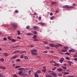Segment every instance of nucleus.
<instances>
[{
  "label": "nucleus",
  "mask_w": 77,
  "mask_h": 77,
  "mask_svg": "<svg viewBox=\"0 0 77 77\" xmlns=\"http://www.w3.org/2000/svg\"><path fill=\"white\" fill-rule=\"evenodd\" d=\"M15 13H18V11L17 10H16L15 11Z\"/></svg>",
  "instance_id": "nucleus-51"
},
{
  "label": "nucleus",
  "mask_w": 77,
  "mask_h": 77,
  "mask_svg": "<svg viewBox=\"0 0 77 77\" xmlns=\"http://www.w3.org/2000/svg\"><path fill=\"white\" fill-rule=\"evenodd\" d=\"M63 72V74L64 75H66V72Z\"/></svg>",
  "instance_id": "nucleus-49"
},
{
  "label": "nucleus",
  "mask_w": 77,
  "mask_h": 77,
  "mask_svg": "<svg viewBox=\"0 0 77 77\" xmlns=\"http://www.w3.org/2000/svg\"><path fill=\"white\" fill-rule=\"evenodd\" d=\"M57 70L59 72H61V71H62V69L61 68L58 69H57Z\"/></svg>",
  "instance_id": "nucleus-14"
},
{
  "label": "nucleus",
  "mask_w": 77,
  "mask_h": 77,
  "mask_svg": "<svg viewBox=\"0 0 77 77\" xmlns=\"http://www.w3.org/2000/svg\"><path fill=\"white\" fill-rule=\"evenodd\" d=\"M37 57V58H38V59H41V57H39L38 56Z\"/></svg>",
  "instance_id": "nucleus-60"
},
{
  "label": "nucleus",
  "mask_w": 77,
  "mask_h": 77,
  "mask_svg": "<svg viewBox=\"0 0 77 77\" xmlns=\"http://www.w3.org/2000/svg\"><path fill=\"white\" fill-rule=\"evenodd\" d=\"M38 24H41L42 26H44L46 24L42 22L38 23Z\"/></svg>",
  "instance_id": "nucleus-6"
},
{
  "label": "nucleus",
  "mask_w": 77,
  "mask_h": 77,
  "mask_svg": "<svg viewBox=\"0 0 77 77\" xmlns=\"http://www.w3.org/2000/svg\"><path fill=\"white\" fill-rule=\"evenodd\" d=\"M0 69H6V67H5L1 66H0Z\"/></svg>",
  "instance_id": "nucleus-8"
},
{
  "label": "nucleus",
  "mask_w": 77,
  "mask_h": 77,
  "mask_svg": "<svg viewBox=\"0 0 77 77\" xmlns=\"http://www.w3.org/2000/svg\"><path fill=\"white\" fill-rule=\"evenodd\" d=\"M52 75L54 77H57V75H56V73H55L53 74Z\"/></svg>",
  "instance_id": "nucleus-15"
},
{
  "label": "nucleus",
  "mask_w": 77,
  "mask_h": 77,
  "mask_svg": "<svg viewBox=\"0 0 77 77\" xmlns=\"http://www.w3.org/2000/svg\"><path fill=\"white\" fill-rule=\"evenodd\" d=\"M55 3H56V2H52L51 3V5H54V4H55Z\"/></svg>",
  "instance_id": "nucleus-41"
},
{
  "label": "nucleus",
  "mask_w": 77,
  "mask_h": 77,
  "mask_svg": "<svg viewBox=\"0 0 77 77\" xmlns=\"http://www.w3.org/2000/svg\"><path fill=\"white\" fill-rule=\"evenodd\" d=\"M17 39H20V37H17Z\"/></svg>",
  "instance_id": "nucleus-61"
},
{
  "label": "nucleus",
  "mask_w": 77,
  "mask_h": 77,
  "mask_svg": "<svg viewBox=\"0 0 77 77\" xmlns=\"http://www.w3.org/2000/svg\"><path fill=\"white\" fill-rule=\"evenodd\" d=\"M64 60V59L63 58H60V59L59 62L61 63H62L63 62V61Z\"/></svg>",
  "instance_id": "nucleus-5"
},
{
  "label": "nucleus",
  "mask_w": 77,
  "mask_h": 77,
  "mask_svg": "<svg viewBox=\"0 0 77 77\" xmlns=\"http://www.w3.org/2000/svg\"><path fill=\"white\" fill-rule=\"evenodd\" d=\"M51 73L50 74H52V75L53 74H54V73H54V72H53V71H51Z\"/></svg>",
  "instance_id": "nucleus-54"
},
{
  "label": "nucleus",
  "mask_w": 77,
  "mask_h": 77,
  "mask_svg": "<svg viewBox=\"0 0 77 77\" xmlns=\"http://www.w3.org/2000/svg\"><path fill=\"white\" fill-rule=\"evenodd\" d=\"M33 33H34V35H36L37 34V32L35 31H33Z\"/></svg>",
  "instance_id": "nucleus-35"
},
{
  "label": "nucleus",
  "mask_w": 77,
  "mask_h": 77,
  "mask_svg": "<svg viewBox=\"0 0 77 77\" xmlns=\"http://www.w3.org/2000/svg\"><path fill=\"white\" fill-rule=\"evenodd\" d=\"M35 77H39V76L38 75H35Z\"/></svg>",
  "instance_id": "nucleus-47"
},
{
  "label": "nucleus",
  "mask_w": 77,
  "mask_h": 77,
  "mask_svg": "<svg viewBox=\"0 0 77 77\" xmlns=\"http://www.w3.org/2000/svg\"><path fill=\"white\" fill-rule=\"evenodd\" d=\"M22 72H23V71L21 70L18 72V73L19 74V75H21V74H22Z\"/></svg>",
  "instance_id": "nucleus-17"
},
{
  "label": "nucleus",
  "mask_w": 77,
  "mask_h": 77,
  "mask_svg": "<svg viewBox=\"0 0 77 77\" xmlns=\"http://www.w3.org/2000/svg\"><path fill=\"white\" fill-rule=\"evenodd\" d=\"M18 57V55H15V56H14V57H12V58H11V59H16L17 57Z\"/></svg>",
  "instance_id": "nucleus-7"
},
{
  "label": "nucleus",
  "mask_w": 77,
  "mask_h": 77,
  "mask_svg": "<svg viewBox=\"0 0 77 77\" xmlns=\"http://www.w3.org/2000/svg\"><path fill=\"white\" fill-rule=\"evenodd\" d=\"M43 53H48V51H44Z\"/></svg>",
  "instance_id": "nucleus-32"
},
{
  "label": "nucleus",
  "mask_w": 77,
  "mask_h": 77,
  "mask_svg": "<svg viewBox=\"0 0 77 77\" xmlns=\"http://www.w3.org/2000/svg\"><path fill=\"white\" fill-rule=\"evenodd\" d=\"M65 59H66L67 60H70V58L69 57H67L65 58Z\"/></svg>",
  "instance_id": "nucleus-19"
},
{
  "label": "nucleus",
  "mask_w": 77,
  "mask_h": 77,
  "mask_svg": "<svg viewBox=\"0 0 77 77\" xmlns=\"http://www.w3.org/2000/svg\"><path fill=\"white\" fill-rule=\"evenodd\" d=\"M17 32H18V34L19 35H20V32L19 31H17Z\"/></svg>",
  "instance_id": "nucleus-40"
},
{
  "label": "nucleus",
  "mask_w": 77,
  "mask_h": 77,
  "mask_svg": "<svg viewBox=\"0 0 77 77\" xmlns=\"http://www.w3.org/2000/svg\"><path fill=\"white\" fill-rule=\"evenodd\" d=\"M74 7L70 6L69 7L68 5H64L63 7V8H66V9H69V8H74Z\"/></svg>",
  "instance_id": "nucleus-1"
},
{
  "label": "nucleus",
  "mask_w": 77,
  "mask_h": 77,
  "mask_svg": "<svg viewBox=\"0 0 77 77\" xmlns=\"http://www.w3.org/2000/svg\"><path fill=\"white\" fill-rule=\"evenodd\" d=\"M48 72H49V73H51V70L48 71Z\"/></svg>",
  "instance_id": "nucleus-62"
},
{
  "label": "nucleus",
  "mask_w": 77,
  "mask_h": 77,
  "mask_svg": "<svg viewBox=\"0 0 77 77\" xmlns=\"http://www.w3.org/2000/svg\"><path fill=\"white\" fill-rule=\"evenodd\" d=\"M68 62H69V63H72V64L74 63L73 62L70 61H68Z\"/></svg>",
  "instance_id": "nucleus-53"
},
{
  "label": "nucleus",
  "mask_w": 77,
  "mask_h": 77,
  "mask_svg": "<svg viewBox=\"0 0 77 77\" xmlns=\"http://www.w3.org/2000/svg\"><path fill=\"white\" fill-rule=\"evenodd\" d=\"M73 57H77V55H74L73 56Z\"/></svg>",
  "instance_id": "nucleus-50"
},
{
  "label": "nucleus",
  "mask_w": 77,
  "mask_h": 77,
  "mask_svg": "<svg viewBox=\"0 0 77 77\" xmlns=\"http://www.w3.org/2000/svg\"><path fill=\"white\" fill-rule=\"evenodd\" d=\"M31 54L32 56H35V55H38V54L37 53H31Z\"/></svg>",
  "instance_id": "nucleus-10"
},
{
  "label": "nucleus",
  "mask_w": 77,
  "mask_h": 77,
  "mask_svg": "<svg viewBox=\"0 0 77 77\" xmlns=\"http://www.w3.org/2000/svg\"><path fill=\"white\" fill-rule=\"evenodd\" d=\"M15 53H20V51H14Z\"/></svg>",
  "instance_id": "nucleus-21"
},
{
  "label": "nucleus",
  "mask_w": 77,
  "mask_h": 77,
  "mask_svg": "<svg viewBox=\"0 0 77 77\" xmlns=\"http://www.w3.org/2000/svg\"><path fill=\"white\" fill-rule=\"evenodd\" d=\"M11 41L12 42H16V41H17V40L14 39H11Z\"/></svg>",
  "instance_id": "nucleus-16"
},
{
  "label": "nucleus",
  "mask_w": 77,
  "mask_h": 77,
  "mask_svg": "<svg viewBox=\"0 0 77 77\" xmlns=\"http://www.w3.org/2000/svg\"><path fill=\"white\" fill-rule=\"evenodd\" d=\"M23 56H24V55L22 54V55H21V56H20V58H21V59H23Z\"/></svg>",
  "instance_id": "nucleus-31"
},
{
  "label": "nucleus",
  "mask_w": 77,
  "mask_h": 77,
  "mask_svg": "<svg viewBox=\"0 0 77 77\" xmlns=\"http://www.w3.org/2000/svg\"><path fill=\"white\" fill-rule=\"evenodd\" d=\"M3 39L4 40V41H6V40H7V38H4Z\"/></svg>",
  "instance_id": "nucleus-52"
},
{
  "label": "nucleus",
  "mask_w": 77,
  "mask_h": 77,
  "mask_svg": "<svg viewBox=\"0 0 77 77\" xmlns=\"http://www.w3.org/2000/svg\"><path fill=\"white\" fill-rule=\"evenodd\" d=\"M4 55L5 56H8V54L6 53H5Z\"/></svg>",
  "instance_id": "nucleus-43"
},
{
  "label": "nucleus",
  "mask_w": 77,
  "mask_h": 77,
  "mask_svg": "<svg viewBox=\"0 0 77 77\" xmlns=\"http://www.w3.org/2000/svg\"><path fill=\"white\" fill-rule=\"evenodd\" d=\"M20 59H17L16 60V62H20Z\"/></svg>",
  "instance_id": "nucleus-44"
},
{
  "label": "nucleus",
  "mask_w": 77,
  "mask_h": 77,
  "mask_svg": "<svg viewBox=\"0 0 77 77\" xmlns=\"http://www.w3.org/2000/svg\"><path fill=\"white\" fill-rule=\"evenodd\" d=\"M20 66H17L15 67V68H20Z\"/></svg>",
  "instance_id": "nucleus-23"
},
{
  "label": "nucleus",
  "mask_w": 77,
  "mask_h": 77,
  "mask_svg": "<svg viewBox=\"0 0 77 77\" xmlns=\"http://www.w3.org/2000/svg\"><path fill=\"white\" fill-rule=\"evenodd\" d=\"M58 75L59 77H62V74L60 73H59L58 74Z\"/></svg>",
  "instance_id": "nucleus-11"
},
{
  "label": "nucleus",
  "mask_w": 77,
  "mask_h": 77,
  "mask_svg": "<svg viewBox=\"0 0 77 77\" xmlns=\"http://www.w3.org/2000/svg\"><path fill=\"white\" fill-rule=\"evenodd\" d=\"M58 46H59L60 47H62V45L60 44H58Z\"/></svg>",
  "instance_id": "nucleus-59"
},
{
  "label": "nucleus",
  "mask_w": 77,
  "mask_h": 77,
  "mask_svg": "<svg viewBox=\"0 0 77 77\" xmlns=\"http://www.w3.org/2000/svg\"><path fill=\"white\" fill-rule=\"evenodd\" d=\"M69 53H71V52H72V49L69 50Z\"/></svg>",
  "instance_id": "nucleus-34"
},
{
  "label": "nucleus",
  "mask_w": 77,
  "mask_h": 77,
  "mask_svg": "<svg viewBox=\"0 0 77 77\" xmlns=\"http://www.w3.org/2000/svg\"><path fill=\"white\" fill-rule=\"evenodd\" d=\"M33 41H39V40H38V39L36 38L34 39Z\"/></svg>",
  "instance_id": "nucleus-33"
},
{
  "label": "nucleus",
  "mask_w": 77,
  "mask_h": 77,
  "mask_svg": "<svg viewBox=\"0 0 77 77\" xmlns=\"http://www.w3.org/2000/svg\"><path fill=\"white\" fill-rule=\"evenodd\" d=\"M50 46L51 47H57V45H54L51 43L49 44Z\"/></svg>",
  "instance_id": "nucleus-3"
},
{
  "label": "nucleus",
  "mask_w": 77,
  "mask_h": 77,
  "mask_svg": "<svg viewBox=\"0 0 77 77\" xmlns=\"http://www.w3.org/2000/svg\"><path fill=\"white\" fill-rule=\"evenodd\" d=\"M55 16H52L50 18V19L51 20H53L54 19V18Z\"/></svg>",
  "instance_id": "nucleus-24"
},
{
  "label": "nucleus",
  "mask_w": 77,
  "mask_h": 77,
  "mask_svg": "<svg viewBox=\"0 0 77 77\" xmlns=\"http://www.w3.org/2000/svg\"><path fill=\"white\" fill-rule=\"evenodd\" d=\"M29 28H30V26H27L26 27V29H29Z\"/></svg>",
  "instance_id": "nucleus-36"
},
{
  "label": "nucleus",
  "mask_w": 77,
  "mask_h": 77,
  "mask_svg": "<svg viewBox=\"0 0 77 77\" xmlns=\"http://www.w3.org/2000/svg\"><path fill=\"white\" fill-rule=\"evenodd\" d=\"M0 77H4V76L2 74L0 73Z\"/></svg>",
  "instance_id": "nucleus-38"
},
{
  "label": "nucleus",
  "mask_w": 77,
  "mask_h": 77,
  "mask_svg": "<svg viewBox=\"0 0 77 77\" xmlns=\"http://www.w3.org/2000/svg\"><path fill=\"white\" fill-rule=\"evenodd\" d=\"M33 38H34V39H36V35H34L33 37Z\"/></svg>",
  "instance_id": "nucleus-30"
},
{
  "label": "nucleus",
  "mask_w": 77,
  "mask_h": 77,
  "mask_svg": "<svg viewBox=\"0 0 77 77\" xmlns=\"http://www.w3.org/2000/svg\"><path fill=\"white\" fill-rule=\"evenodd\" d=\"M23 58L25 59H28V57L26 56H24Z\"/></svg>",
  "instance_id": "nucleus-26"
},
{
  "label": "nucleus",
  "mask_w": 77,
  "mask_h": 77,
  "mask_svg": "<svg viewBox=\"0 0 77 77\" xmlns=\"http://www.w3.org/2000/svg\"><path fill=\"white\" fill-rule=\"evenodd\" d=\"M27 35H28V36L29 35H32L33 34H32L30 33H29L27 34Z\"/></svg>",
  "instance_id": "nucleus-27"
},
{
  "label": "nucleus",
  "mask_w": 77,
  "mask_h": 77,
  "mask_svg": "<svg viewBox=\"0 0 77 77\" xmlns=\"http://www.w3.org/2000/svg\"><path fill=\"white\" fill-rule=\"evenodd\" d=\"M72 52L73 53H75V50L72 49Z\"/></svg>",
  "instance_id": "nucleus-39"
},
{
  "label": "nucleus",
  "mask_w": 77,
  "mask_h": 77,
  "mask_svg": "<svg viewBox=\"0 0 77 77\" xmlns=\"http://www.w3.org/2000/svg\"><path fill=\"white\" fill-rule=\"evenodd\" d=\"M74 60H75V61H77V58H75L74 59Z\"/></svg>",
  "instance_id": "nucleus-57"
},
{
  "label": "nucleus",
  "mask_w": 77,
  "mask_h": 77,
  "mask_svg": "<svg viewBox=\"0 0 77 77\" xmlns=\"http://www.w3.org/2000/svg\"><path fill=\"white\" fill-rule=\"evenodd\" d=\"M54 66H59V64L57 63H55L54 64Z\"/></svg>",
  "instance_id": "nucleus-13"
},
{
  "label": "nucleus",
  "mask_w": 77,
  "mask_h": 77,
  "mask_svg": "<svg viewBox=\"0 0 77 77\" xmlns=\"http://www.w3.org/2000/svg\"><path fill=\"white\" fill-rule=\"evenodd\" d=\"M8 39H9V40H11V37H8Z\"/></svg>",
  "instance_id": "nucleus-45"
},
{
  "label": "nucleus",
  "mask_w": 77,
  "mask_h": 77,
  "mask_svg": "<svg viewBox=\"0 0 77 77\" xmlns=\"http://www.w3.org/2000/svg\"><path fill=\"white\" fill-rule=\"evenodd\" d=\"M46 77H53V76L50 75H46L45 76Z\"/></svg>",
  "instance_id": "nucleus-22"
},
{
  "label": "nucleus",
  "mask_w": 77,
  "mask_h": 77,
  "mask_svg": "<svg viewBox=\"0 0 77 77\" xmlns=\"http://www.w3.org/2000/svg\"><path fill=\"white\" fill-rule=\"evenodd\" d=\"M67 50H62L61 51V52H66Z\"/></svg>",
  "instance_id": "nucleus-20"
},
{
  "label": "nucleus",
  "mask_w": 77,
  "mask_h": 77,
  "mask_svg": "<svg viewBox=\"0 0 77 77\" xmlns=\"http://www.w3.org/2000/svg\"><path fill=\"white\" fill-rule=\"evenodd\" d=\"M64 54H66L67 55H69L70 54L68 52Z\"/></svg>",
  "instance_id": "nucleus-29"
},
{
  "label": "nucleus",
  "mask_w": 77,
  "mask_h": 77,
  "mask_svg": "<svg viewBox=\"0 0 77 77\" xmlns=\"http://www.w3.org/2000/svg\"><path fill=\"white\" fill-rule=\"evenodd\" d=\"M26 53V51H25L20 52V53Z\"/></svg>",
  "instance_id": "nucleus-25"
},
{
  "label": "nucleus",
  "mask_w": 77,
  "mask_h": 77,
  "mask_svg": "<svg viewBox=\"0 0 77 77\" xmlns=\"http://www.w3.org/2000/svg\"><path fill=\"white\" fill-rule=\"evenodd\" d=\"M33 46H34L33 45H31V46H30V47H33Z\"/></svg>",
  "instance_id": "nucleus-64"
},
{
  "label": "nucleus",
  "mask_w": 77,
  "mask_h": 77,
  "mask_svg": "<svg viewBox=\"0 0 77 77\" xmlns=\"http://www.w3.org/2000/svg\"><path fill=\"white\" fill-rule=\"evenodd\" d=\"M14 77H17V75H14Z\"/></svg>",
  "instance_id": "nucleus-56"
},
{
  "label": "nucleus",
  "mask_w": 77,
  "mask_h": 77,
  "mask_svg": "<svg viewBox=\"0 0 77 77\" xmlns=\"http://www.w3.org/2000/svg\"><path fill=\"white\" fill-rule=\"evenodd\" d=\"M61 67L62 68H63V69H67V68H66V67H64L63 66H62Z\"/></svg>",
  "instance_id": "nucleus-18"
},
{
  "label": "nucleus",
  "mask_w": 77,
  "mask_h": 77,
  "mask_svg": "<svg viewBox=\"0 0 77 77\" xmlns=\"http://www.w3.org/2000/svg\"><path fill=\"white\" fill-rule=\"evenodd\" d=\"M72 5H73V7H74V6H76V5L75 4H72Z\"/></svg>",
  "instance_id": "nucleus-46"
},
{
  "label": "nucleus",
  "mask_w": 77,
  "mask_h": 77,
  "mask_svg": "<svg viewBox=\"0 0 77 77\" xmlns=\"http://www.w3.org/2000/svg\"><path fill=\"white\" fill-rule=\"evenodd\" d=\"M40 73H41V72L40 71V70L37 71L35 72L36 74H40Z\"/></svg>",
  "instance_id": "nucleus-9"
},
{
  "label": "nucleus",
  "mask_w": 77,
  "mask_h": 77,
  "mask_svg": "<svg viewBox=\"0 0 77 77\" xmlns=\"http://www.w3.org/2000/svg\"><path fill=\"white\" fill-rule=\"evenodd\" d=\"M30 51L32 52L31 53H33L36 52H37V50L36 49H33L31 50Z\"/></svg>",
  "instance_id": "nucleus-4"
},
{
  "label": "nucleus",
  "mask_w": 77,
  "mask_h": 77,
  "mask_svg": "<svg viewBox=\"0 0 77 77\" xmlns=\"http://www.w3.org/2000/svg\"><path fill=\"white\" fill-rule=\"evenodd\" d=\"M46 49H50V48L48 47H45Z\"/></svg>",
  "instance_id": "nucleus-48"
},
{
  "label": "nucleus",
  "mask_w": 77,
  "mask_h": 77,
  "mask_svg": "<svg viewBox=\"0 0 77 77\" xmlns=\"http://www.w3.org/2000/svg\"><path fill=\"white\" fill-rule=\"evenodd\" d=\"M4 59L3 58H2L0 60L1 62H3L4 61Z\"/></svg>",
  "instance_id": "nucleus-28"
},
{
  "label": "nucleus",
  "mask_w": 77,
  "mask_h": 77,
  "mask_svg": "<svg viewBox=\"0 0 77 77\" xmlns=\"http://www.w3.org/2000/svg\"><path fill=\"white\" fill-rule=\"evenodd\" d=\"M17 24L16 23H14L13 25V28L14 29H17Z\"/></svg>",
  "instance_id": "nucleus-2"
},
{
  "label": "nucleus",
  "mask_w": 77,
  "mask_h": 77,
  "mask_svg": "<svg viewBox=\"0 0 77 77\" xmlns=\"http://www.w3.org/2000/svg\"><path fill=\"white\" fill-rule=\"evenodd\" d=\"M33 28L34 29H38V26H34L33 27Z\"/></svg>",
  "instance_id": "nucleus-12"
},
{
  "label": "nucleus",
  "mask_w": 77,
  "mask_h": 77,
  "mask_svg": "<svg viewBox=\"0 0 77 77\" xmlns=\"http://www.w3.org/2000/svg\"><path fill=\"white\" fill-rule=\"evenodd\" d=\"M64 48H65V49H68V47L66 46H65L64 47Z\"/></svg>",
  "instance_id": "nucleus-55"
},
{
  "label": "nucleus",
  "mask_w": 77,
  "mask_h": 77,
  "mask_svg": "<svg viewBox=\"0 0 77 77\" xmlns=\"http://www.w3.org/2000/svg\"><path fill=\"white\" fill-rule=\"evenodd\" d=\"M63 65H64V66H66L67 65H66V63H65V64H63Z\"/></svg>",
  "instance_id": "nucleus-63"
},
{
  "label": "nucleus",
  "mask_w": 77,
  "mask_h": 77,
  "mask_svg": "<svg viewBox=\"0 0 77 77\" xmlns=\"http://www.w3.org/2000/svg\"><path fill=\"white\" fill-rule=\"evenodd\" d=\"M55 69H56V68H53L52 69V70H53V71H54Z\"/></svg>",
  "instance_id": "nucleus-58"
},
{
  "label": "nucleus",
  "mask_w": 77,
  "mask_h": 77,
  "mask_svg": "<svg viewBox=\"0 0 77 77\" xmlns=\"http://www.w3.org/2000/svg\"><path fill=\"white\" fill-rule=\"evenodd\" d=\"M30 72H31V71H30V70L28 72V74H29V75H30V74H31Z\"/></svg>",
  "instance_id": "nucleus-42"
},
{
  "label": "nucleus",
  "mask_w": 77,
  "mask_h": 77,
  "mask_svg": "<svg viewBox=\"0 0 77 77\" xmlns=\"http://www.w3.org/2000/svg\"><path fill=\"white\" fill-rule=\"evenodd\" d=\"M42 71L43 72H46V70L45 69H42Z\"/></svg>",
  "instance_id": "nucleus-37"
}]
</instances>
